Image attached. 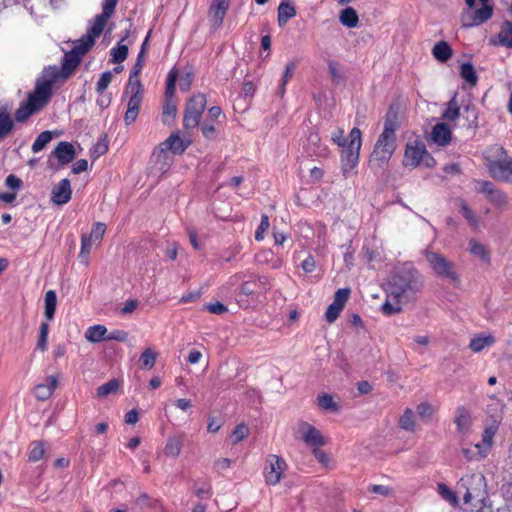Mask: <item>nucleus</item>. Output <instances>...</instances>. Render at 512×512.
Returning a JSON list of instances; mask_svg holds the SVG:
<instances>
[{
    "label": "nucleus",
    "instance_id": "nucleus-13",
    "mask_svg": "<svg viewBox=\"0 0 512 512\" xmlns=\"http://www.w3.org/2000/svg\"><path fill=\"white\" fill-rule=\"evenodd\" d=\"M143 85L127 83L125 88V95H129L127 110L124 116L126 125L132 124L138 116L139 109L143 100Z\"/></svg>",
    "mask_w": 512,
    "mask_h": 512
},
{
    "label": "nucleus",
    "instance_id": "nucleus-31",
    "mask_svg": "<svg viewBox=\"0 0 512 512\" xmlns=\"http://www.w3.org/2000/svg\"><path fill=\"white\" fill-rule=\"evenodd\" d=\"M432 54L438 61L446 62L452 56V48L447 42L440 41L434 45Z\"/></svg>",
    "mask_w": 512,
    "mask_h": 512
},
{
    "label": "nucleus",
    "instance_id": "nucleus-47",
    "mask_svg": "<svg viewBox=\"0 0 512 512\" xmlns=\"http://www.w3.org/2000/svg\"><path fill=\"white\" fill-rule=\"evenodd\" d=\"M317 400L319 407L322 408L323 410L333 412L338 410V405L335 403L333 397L330 394L319 395Z\"/></svg>",
    "mask_w": 512,
    "mask_h": 512
},
{
    "label": "nucleus",
    "instance_id": "nucleus-35",
    "mask_svg": "<svg viewBox=\"0 0 512 512\" xmlns=\"http://www.w3.org/2000/svg\"><path fill=\"white\" fill-rule=\"evenodd\" d=\"M358 21H359L358 15L353 8L347 7L344 10H342V12L340 14V22L344 26H346L348 28H354L357 26Z\"/></svg>",
    "mask_w": 512,
    "mask_h": 512
},
{
    "label": "nucleus",
    "instance_id": "nucleus-29",
    "mask_svg": "<svg viewBox=\"0 0 512 512\" xmlns=\"http://www.w3.org/2000/svg\"><path fill=\"white\" fill-rule=\"evenodd\" d=\"M107 328L104 325H93L85 332V338L92 343H98L106 340Z\"/></svg>",
    "mask_w": 512,
    "mask_h": 512
},
{
    "label": "nucleus",
    "instance_id": "nucleus-18",
    "mask_svg": "<svg viewBox=\"0 0 512 512\" xmlns=\"http://www.w3.org/2000/svg\"><path fill=\"white\" fill-rule=\"evenodd\" d=\"M106 225L102 222H96L89 235L83 234L81 237V251L79 257H87L93 244H99L105 234Z\"/></svg>",
    "mask_w": 512,
    "mask_h": 512
},
{
    "label": "nucleus",
    "instance_id": "nucleus-61",
    "mask_svg": "<svg viewBox=\"0 0 512 512\" xmlns=\"http://www.w3.org/2000/svg\"><path fill=\"white\" fill-rule=\"evenodd\" d=\"M496 431H497V425H495V424H492L491 426L485 428L483 435H482V440H483L484 445L487 448L491 447L492 439H493L494 435L496 434Z\"/></svg>",
    "mask_w": 512,
    "mask_h": 512
},
{
    "label": "nucleus",
    "instance_id": "nucleus-42",
    "mask_svg": "<svg viewBox=\"0 0 512 512\" xmlns=\"http://www.w3.org/2000/svg\"><path fill=\"white\" fill-rule=\"evenodd\" d=\"M400 428L406 431H414L415 429V420H414V412L407 408L403 415L399 419Z\"/></svg>",
    "mask_w": 512,
    "mask_h": 512
},
{
    "label": "nucleus",
    "instance_id": "nucleus-49",
    "mask_svg": "<svg viewBox=\"0 0 512 512\" xmlns=\"http://www.w3.org/2000/svg\"><path fill=\"white\" fill-rule=\"evenodd\" d=\"M111 56L113 63H122L128 56V47L124 44H118L117 47L111 49Z\"/></svg>",
    "mask_w": 512,
    "mask_h": 512
},
{
    "label": "nucleus",
    "instance_id": "nucleus-1",
    "mask_svg": "<svg viewBox=\"0 0 512 512\" xmlns=\"http://www.w3.org/2000/svg\"><path fill=\"white\" fill-rule=\"evenodd\" d=\"M422 288V277L410 263L396 267L387 283L388 297L397 302L413 301Z\"/></svg>",
    "mask_w": 512,
    "mask_h": 512
},
{
    "label": "nucleus",
    "instance_id": "nucleus-22",
    "mask_svg": "<svg viewBox=\"0 0 512 512\" xmlns=\"http://www.w3.org/2000/svg\"><path fill=\"white\" fill-rule=\"evenodd\" d=\"M58 386V378L54 375L48 376L46 382L38 384L34 388V395L40 401L49 399Z\"/></svg>",
    "mask_w": 512,
    "mask_h": 512
},
{
    "label": "nucleus",
    "instance_id": "nucleus-38",
    "mask_svg": "<svg viewBox=\"0 0 512 512\" xmlns=\"http://www.w3.org/2000/svg\"><path fill=\"white\" fill-rule=\"evenodd\" d=\"M461 77L471 86H475L478 81L476 71L471 63H463L460 67Z\"/></svg>",
    "mask_w": 512,
    "mask_h": 512
},
{
    "label": "nucleus",
    "instance_id": "nucleus-8",
    "mask_svg": "<svg viewBox=\"0 0 512 512\" xmlns=\"http://www.w3.org/2000/svg\"><path fill=\"white\" fill-rule=\"evenodd\" d=\"M425 257L437 276L449 280L452 284L460 283V276L454 262L447 259L443 254L433 251H426Z\"/></svg>",
    "mask_w": 512,
    "mask_h": 512
},
{
    "label": "nucleus",
    "instance_id": "nucleus-59",
    "mask_svg": "<svg viewBox=\"0 0 512 512\" xmlns=\"http://www.w3.org/2000/svg\"><path fill=\"white\" fill-rule=\"evenodd\" d=\"M155 503L146 493L141 494L135 501V505L141 510H149L153 508Z\"/></svg>",
    "mask_w": 512,
    "mask_h": 512
},
{
    "label": "nucleus",
    "instance_id": "nucleus-39",
    "mask_svg": "<svg viewBox=\"0 0 512 512\" xmlns=\"http://www.w3.org/2000/svg\"><path fill=\"white\" fill-rule=\"evenodd\" d=\"M297 65H298V63L296 61H290L289 63H287V65L285 67L284 74L281 79L280 86H279L278 94L280 96H283V94L285 92V86L288 83V81L292 78L294 71L297 68Z\"/></svg>",
    "mask_w": 512,
    "mask_h": 512
},
{
    "label": "nucleus",
    "instance_id": "nucleus-51",
    "mask_svg": "<svg viewBox=\"0 0 512 512\" xmlns=\"http://www.w3.org/2000/svg\"><path fill=\"white\" fill-rule=\"evenodd\" d=\"M394 303H392L389 298L382 305V312L386 316H392L394 314L400 313L402 308L401 304L403 302H397L394 298Z\"/></svg>",
    "mask_w": 512,
    "mask_h": 512
},
{
    "label": "nucleus",
    "instance_id": "nucleus-28",
    "mask_svg": "<svg viewBox=\"0 0 512 512\" xmlns=\"http://www.w3.org/2000/svg\"><path fill=\"white\" fill-rule=\"evenodd\" d=\"M456 204L459 207L460 213L463 217L468 221L469 225L473 228H477L480 223V219L478 216L474 214V212L470 209L465 200L458 198L456 200Z\"/></svg>",
    "mask_w": 512,
    "mask_h": 512
},
{
    "label": "nucleus",
    "instance_id": "nucleus-57",
    "mask_svg": "<svg viewBox=\"0 0 512 512\" xmlns=\"http://www.w3.org/2000/svg\"><path fill=\"white\" fill-rule=\"evenodd\" d=\"M350 295V289L348 288H341L338 289L334 295L333 302L337 306L344 308L345 303L347 302Z\"/></svg>",
    "mask_w": 512,
    "mask_h": 512
},
{
    "label": "nucleus",
    "instance_id": "nucleus-63",
    "mask_svg": "<svg viewBox=\"0 0 512 512\" xmlns=\"http://www.w3.org/2000/svg\"><path fill=\"white\" fill-rule=\"evenodd\" d=\"M312 452L318 462H320L322 465L325 467L330 465L332 461L330 456L325 451L321 450L320 447L313 448Z\"/></svg>",
    "mask_w": 512,
    "mask_h": 512
},
{
    "label": "nucleus",
    "instance_id": "nucleus-30",
    "mask_svg": "<svg viewBox=\"0 0 512 512\" xmlns=\"http://www.w3.org/2000/svg\"><path fill=\"white\" fill-rule=\"evenodd\" d=\"M495 338L492 335H478L471 339L469 348L475 352L479 353L484 348L491 346L494 344Z\"/></svg>",
    "mask_w": 512,
    "mask_h": 512
},
{
    "label": "nucleus",
    "instance_id": "nucleus-52",
    "mask_svg": "<svg viewBox=\"0 0 512 512\" xmlns=\"http://www.w3.org/2000/svg\"><path fill=\"white\" fill-rule=\"evenodd\" d=\"M45 449L42 442H33L32 448L29 452V460L31 462H37L44 456Z\"/></svg>",
    "mask_w": 512,
    "mask_h": 512
},
{
    "label": "nucleus",
    "instance_id": "nucleus-32",
    "mask_svg": "<svg viewBox=\"0 0 512 512\" xmlns=\"http://www.w3.org/2000/svg\"><path fill=\"white\" fill-rule=\"evenodd\" d=\"M498 44L512 48V22L504 21L498 33Z\"/></svg>",
    "mask_w": 512,
    "mask_h": 512
},
{
    "label": "nucleus",
    "instance_id": "nucleus-7",
    "mask_svg": "<svg viewBox=\"0 0 512 512\" xmlns=\"http://www.w3.org/2000/svg\"><path fill=\"white\" fill-rule=\"evenodd\" d=\"M457 489L458 492L464 490L463 500L465 503L482 502L487 495L485 477L481 474H470L462 477L457 484Z\"/></svg>",
    "mask_w": 512,
    "mask_h": 512
},
{
    "label": "nucleus",
    "instance_id": "nucleus-53",
    "mask_svg": "<svg viewBox=\"0 0 512 512\" xmlns=\"http://www.w3.org/2000/svg\"><path fill=\"white\" fill-rule=\"evenodd\" d=\"M249 435V428L244 423L238 424L233 430V444H236L242 440H244Z\"/></svg>",
    "mask_w": 512,
    "mask_h": 512
},
{
    "label": "nucleus",
    "instance_id": "nucleus-33",
    "mask_svg": "<svg viewBox=\"0 0 512 512\" xmlns=\"http://www.w3.org/2000/svg\"><path fill=\"white\" fill-rule=\"evenodd\" d=\"M296 15V10L291 4L282 1L278 7V24L283 27L289 19Z\"/></svg>",
    "mask_w": 512,
    "mask_h": 512
},
{
    "label": "nucleus",
    "instance_id": "nucleus-37",
    "mask_svg": "<svg viewBox=\"0 0 512 512\" xmlns=\"http://www.w3.org/2000/svg\"><path fill=\"white\" fill-rule=\"evenodd\" d=\"M45 317L52 320L56 310L57 296L55 291L49 290L45 294Z\"/></svg>",
    "mask_w": 512,
    "mask_h": 512
},
{
    "label": "nucleus",
    "instance_id": "nucleus-3",
    "mask_svg": "<svg viewBox=\"0 0 512 512\" xmlns=\"http://www.w3.org/2000/svg\"><path fill=\"white\" fill-rule=\"evenodd\" d=\"M96 38L98 37L87 31L86 35L76 41L72 50L64 54L60 68L57 66H48L45 68L46 71H48L60 84H63L76 70L82 60V57L94 45Z\"/></svg>",
    "mask_w": 512,
    "mask_h": 512
},
{
    "label": "nucleus",
    "instance_id": "nucleus-24",
    "mask_svg": "<svg viewBox=\"0 0 512 512\" xmlns=\"http://www.w3.org/2000/svg\"><path fill=\"white\" fill-rule=\"evenodd\" d=\"M431 139L439 146L447 145L451 140V130L445 123L436 124L431 132Z\"/></svg>",
    "mask_w": 512,
    "mask_h": 512
},
{
    "label": "nucleus",
    "instance_id": "nucleus-44",
    "mask_svg": "<svg viewBox=\"0 0 512 512\" xmlns=\"http://www.w3.org/2000/svg\"><path fill=\"white\" fill-rule=\"evenodd\" d=\"M118 388V380L112 379L97 388V396L100 398H104L112 393H115Z\"/></svg>",
    "mask_w": 512,
    "mask_h": 512
},
{
    "label": "nucleus",
    "instance_id": "nucleus-4",
    "mask_svg": "<svg viewBox=\"0 0 512 512\" xmlns=\"http://www.w3.org/2000/svg\"><path fill=\"white\" fill-rule=\"evenodd\" d=\"M486 166L495 180L512 183V158L500 145L490 146L484 152Z\"/></svg>",
    "mask_w": 512,
    "mask_h": 512
},
{
    "label": "nucleus",
    "instance_id": "nucleus-62",
    "mask_svg": "<svg viewBox=\"0 0 512 512\" xmlns=\"http://www.w3.org/2000/svg\"><path fill=\"white\" fill-rule=\"evenodd\" d=\"M342 310L343 309L341 307L337 306L334 303H331L328 306L327 311L325 313L327 322L333 323L338 318V316Z\"/></svg>",
    "mask_w": 512,
    "mask_h": 512
},
{
    "label": "nucleus",
    "instance_id": "nucleus-64",
    "mask_svg": "<svg viewBox=\"0 0 512 512\" xmlns=\"http://www.w3.org/2000/svg\"><path fill=\"white\" fill-rule=\"evenodd\" d=\"M416 411L419 416L423 418H430L434 412V409L429 403L423 402L417 406Z\"/></svg>",
    "mask_w": 512,
    "mask_h": 512
},
{
    "label": "nucleus",
    "instance_id": "nucleus-34",
    "mask_svg": "<svg viewBox=\"0 0 512 512\" xmlns=\"http://www.w3.org/2000/svg\"><path fill=\"white\" fill-rule=\"evenodd\" d=\"M177 114V104L174 101L173 97H165V101L163 104V122L170 123V120H173Z\"/></svg>",
    "mask_w": 512,
    "mask_h": 512
},
{
    "label": "nucleus",
    "instance_id": "nucleus-48",
    "mask_svg": "<svg viewBox=\"0 0 512 512\" xmlns=\"http://www.w3.org/2000/svg\"><path fill=\"white\" fill-rule=\"evenodd\" d=\"M438 493L445 501L450 503L452 506H456L458 504L455 492H453L447 485L443 483L438 484Z\"/></svg>",
    "mask_w": 512,
    "mask_h": 512
},
{
    "label": "nucleus",
    "instance_id": "nucleus-56",
    "mask_svg": "<svg viewBox=\"0 0 512 512\" xmlns=\"http://www.w3.org/2000/svg\"><path fill=\"white\" fill-rule=\"evenodd\" d=\"M215 121L205 119L201 124V132L206 139H214L216 128L214 125Z\"/></svg>",
    "mask_w": 512,
    "mask_h": 512
},
{
    "label": "nucleus",
    "instance_id": "nucleus-23",
    "mask_svg": "<svg viewBox=\"0 0 512 512\" xmlns=\"http://www.w3.org/2000/svg\"><path fill=\"white\" fill-rule=\"evenodd\" d=\"M14 120L4 106L0 107V142L7 138L14 130Z\"/></svg>",
    "mask_w": 512,
    "mask_h": 512
},
{
    "label": "nucleus",
    "instance_id": "nucleus-26",
    "mask_svg": "<svg viewBox=\"0 0 512 512\" xmlns=\"http://www.w3.org/2000/svg\"><path fill=\"white\" fill-rule=\"evenodd\" d=\"M183 442V434L169 437L164 448V453L169 457L176 458L181 452Z\"/></svg>",
    "mask_w": 512,
    "mask_h": 512
},
{
    "label": "nucleus",
    "instance_id": "nucleus-20",
    "mask_svg": "<svg viewBox=\"0 0 512 512\" xmlns=\"http://www.w3.org/2000/svg\"><path fill=\"white\" fill-rule=\"evenodd\" d=\"M51 200L57 205H63L70 201L72 196L71 184L68 179H62L52 189Z\"/></svg>",
    "mask_w": 512,
    "mask_h": 512
},
{
    "label": "nucleus",
    "instance_id": "nucleus-25",
    "mask_svg": "<svg viewBox=\"0 0 512 512\" xmlns=\"http://www.w3.org/2000/svg\"><path fill=\"white\" fill-rule=\"evenodd\" d=\"M307 152L310 156L324 157L327 154V147L320 144V137L317 133H312L307 139Z\"/></svg>",
    "mask_w": 512,
    "mask_h": 512
},
{
    "label": "nucleus",
    "instance_id": "nucleus-45",
    "mask_svg": "<svg viewBox=\"0 0 512 512\" xmlns=\"http://www.w3.org/2000/svg\"><path fill=\"white\" fill-rule=\"evenodd\" d=\"M156 359L157 353L154 352L151 348L145 349L140 356L141 365L146 369L153 368L156 363Z\"/></svg>",
    "mask_w": 512,
    "mask_h": 512
},
{
    "label": "nucleus",
    "instance_id": "nucleus-46",
    "mask_svg": "<svg viewBox=\"0 0 512 512\" xmlns=\"http://www.w3.org/2000/svg\"><path fill=\"white\" fill-rule=\"evenodd\" d=\"M143 61L144 58H142V53H139L136 59V63L134 64L130 72L128 83H132L135 85L142 84L141 81L139 80V74L143 68Z\"/></svg>",
    "mask_w": 512,
    "mask_h": 512
},
{
    "label": "nucleus",
    "instance_id": "nucleus-19",
    "mask_svg": "<svg viewBox=\"0 0 512 512\" xmlns=\"http://www.w3.org/2000/svg\"><path fill=\"white\" fill-rule=\"evenodd\" d=\"M230 0H212L209 7V21L213 29H218L229 7Z\"/></svg>",
    "mask_w": 512,
    "mask_h": 512
},
{
    "label": "nucleus",
    "instance_id": "nucleus-5",
    "mask_svg": "<svg viewBox=\"0 0 512 512\" xmlns=\"http://www.w3.org/2000/svg\"><path fill=\"white\" fill-rule=\"evenodd\" d=\"M57 85L61 84L44 68L41 74L37 77L34 90L29 93L27 101L31 106L40 111L50 101L53 95V88Z\"/></svg>",
    "mask_w": 512,
    "mask_h": 512
},
{
    "label": "nucleus",
    "instance_id": "nucleus-14",
    "mask_svg": "<svg viewBox=\"0 0 512 512\" xmlns=\"http://www.w3.org/2000/svg\"><path fill=\"white\" fill-rule=\"evenodd\" d=\"M295 437L311 448L322 447L326 444L320 430L306 421H300L297 424Z\"/></svg>",
    "mask_w": 512,
    "mask_h": 512
},
{
    "label": "nucleus",
    "instance_id": "nucleus-36",
    "mask_svg": "<svg viewBox=\"0 0 512 512\" xmlns=\"http://www.w3.org/2000/svg\"><path fill=\"white\" fill-rule=\"evenodd\" d=\"M460 116V107L454 95L447 104V108L443 112V119L447 121H455Z\"/></svg>",
    "mask_w": 512,
    "mask_h": 512
},
{
    "label": "nucleus",
    "instance_id": "nucleus-2",
    "mask_svg": "<svg viewBox=\"0 0 512 512\" xmlns=\"http://www.w3.org/2000/svg\"><path fill=\"white\" fill-rule=\"evenodd\" d=\"M398 126L397 114L390 108L384 121V129L379 135L371 153V165L383 168L388 164L397 147L396 131Z\"/></svg>",
    "mask_w": 512,
    "mask_h": 512
},
{
    "label": "nucleus",
    "instance_id": "nucleus-60",
    "mask_svg": "<svg viewBox=\"0 0 512 512\" xmlns=\"http://www.w3.org/2000/svg\"><path fill=\"white\" fill-rule=\"evenodd\" d=\"M177 79V72L171 70L168 74L167 85L165 89V97H173L175 93V82Z\"/></svg>",
    "mask_w": 512,
    "mask_h": 512
},
{
    "label": "nucleus",
    "instance_id": "nucleus-54",
    "mask_svg": "<svg viewBox=\"0 0 512 512\" xmlns=\"http://www.w3.org/2000/svg\"><path fill=\"white\" fill-rule=\"evenodd\" d=\"M112 78H113V74L111 71H106L104 72L97 84H96V91L99 93V94H103V92L107 89V87L109 86V84L111 83L112 81Z\"/></svg>",
    "mask_w": 512,
    "mask_h": 512
},
{
    "label": "nucleus",
    "instance_id": "nucleus-27",
    "mask_svg": "<svg viewBox=\"0 0 512 512\" xmlns=\"http://www.w3.org/2000/svg\"><path fill=\"white\" fill-rule=\"evenodd\" d=\"M455 424L460 433H467L471 425V416L464 407H458L456 410Z\"/></svg>",
    "mask_w": 512,
    "mask_h": 512
},
{
    "label": "nucleus",
    "instance_id": "nucleus-10",
    "mask_svg": "<svg viewBox=\"0 0 512 512\" xmlns=\"http://www.w3.org/2000/svg\"><path fill=\"white\" fill-rule=\"evenodd\" d=\"M207 100L204 94H196L192 96L185 107L183 126L189 131L200 125L201 116L206 108Z\"/></svg>",
    "mask_w": 512,
    "mask_h": 512
},
{
    "label": "nucleus",
    "instance_id": "nucleus-50",
    "mask_svg": "<svg viewBox=\"0 0 512 512\" xmlns=\"http://www.w3.org/2000/svg\"><path fill=\"white\" fill-rule=\"evenodd\" d=\"M48 333H49V325L46 322H43L40 325L39 329V338L36 344V348L45 351L47 349V341H48Z\"/></svg>",
    "mask_w": 512,
    "mask_h": 512
},
{
    "label": "nucleus",
    "instance_id": "nucleus-41",
    "mask_svg": "<svg viewBox=\"0 0 512 512\" xmlns=\"http://www.w3.org/2000/svg\"><path fill=\"white\" fill-rule=\"evenodd\" d=\"M38 110L31 106V104L26 101V103L21 104L20 107L15 112V119L18 122H24L26 121L33 113L37 112Z\"/></svg>",
    "mask_w": 512,
    "mask_h": 512
},
{
    "label": "nucleus",
    "instance_id": "nucleus-6",
    "mask_svg": "<svg viewBox=\"0 0 512 512\" xmlns=\"http://www.w3.org/2000/svg\"><path fill=\"white\" fill-rule=\"evenodd\" d=\"M362 144L361 131L353 128L348 135V144L342 150L341 167L343 175L347 178L358 164L359 152Z\"/></svg>",
    "mask_w": 512,
    "mask_h": 512
},
{
    "label": "nucleus",
    "instance_id": "nucleus-11",
    "mask_svg": "<svg viewBox=\"0 0 512 512\" xmlns=\"http://www.w3.org/2000/svg\"><path fill=\"white\" fill-rule=\"evenodd\" d=\"M186 149L183 140L177 135H170L152 154L151 161L160 164V170L165 171L168 168L167 151H172L174 154L182 153Z\"/></svg>",
    "mask_w": 512,
    "mask_h": 512
},
{
    "label": "nucleus",
    "instance_id": "nucleus-16",
    "mask_svg": "<svg viewBox=\"0 0 512 512\" xmlns=\"http://www.w3.org/2000/svg\"><path fill=\"white\" fill-rule=\"evenodd\" d=\"M478 191L485 194L488 201L498 209H505L509 204V196L506 192L496 188L490 181H478Z\"/></svg>",
    "mask_w": 512,
    "mask_h": 512
},
{
    "label": "nucleus",
    "instance_id": "nucleus-43",
    "mask_svg": "<svg viewBox=\"0 0 512 512\" xmlns=\"http://www.w3.org/2000/svg\"><path fill=\"white\" fill-rule=\"evenodd\" d=\"M470 252L479 257L481 260L485 261V262H489L490 260V255H489V252L487 251L486 247L481 244V243H478L474 240H471L470 243Z\"/></svg>",
    "mask_w": 512,
    "mask_h": 512
},
{
    "label": "nucleus",
    "instance_id": "nucleus-40",
    "mask_svg": "<svg viewBox=\"0 0 512 512\" xmlns=\"http://www.w3.org/2000/svg\"><path fill=\"white\" fill-rule=\"evenodd\" d=\"M52 138L53 135L51 131L41 132L32 144V151L34 153L40 152L46 147V145L52 140Z\"/></svg>",
    "mask_w": 512,
    "mask_h": 512
},
{
    "label": "nucleus",
    "instance_id": "nucleus-55",
    "mask_svg": "<svg viewBox=\"0 0 512 512\" xmlns=\"http://www.w3.org/2000/svg\"><path fill=\"white\" fill-rule=\"evenodd\" d=\"M368 492L381 495L383 497H390L394 491L391 487L386 485L372 484L368 486Z\"/></svg>",
    "mask_w": 512,
    "mask_h": 512
},
{
    "label": "nucleus",
    "instance_id": "nucleus-9",
    "mask_svg": "<svg viewBox=\"0 0 512 512\" xmlns=\"http://www.w3.org/2000/svg\"><path fill=\"white\" fill-rule=\"evenodd\" d=\"M421 163L426 167H433L435 160L428 153L424 143L417 140L407 143L403 158V165L405 167L415 168Z\"/></svg>",
    "mask_w": 512,
    "mask_h": 512
},
{
    "label": "nucleus",
    "instance_id": "nucleus-58",
    "mask_svg": "<svg viewBox=\"0 0 512 512\" xmlns=\"http://www.w3.org/2000/svg\"><path fill=\"white\" fill-rule=\"evenodd\" d=\"M269 226H270L269 217L267 215L263 214L261 216L260 224L255 232V239L257 241H262L264 239V233L267 231Z\"/></svg>",
    "mask_w": 512,
    "mask_h": 512
},
{
    "label": "nucleus",
    "instance_id": "nucleus-21",
    "mask_svg": "<svg viewBox=\"0 0 512 512\" xmlns=\"http://www.w3.org/2000/svg\"><path fill=\"white\" fill-rule=\"evenodd\" d=\"M61 165L72 162L76 156L74 146L66 141H61L52 152Z\"/></svg>",
    "mask_w": 512,
    "mask_h": 512
},
{
    "label": "nucleus",
    "instance_id": "nucleus-12",
    "mask_svg": "<svg viewBox=\"0 0 512 512\" xmlns=\"http://www.w3.org/2000/svg\"><path fill=\"white\" fill-rule=\"evenodd\" d=\"M468 5L466 19H469L467 26H478L492 17L493 6L489 0H465Z\"/></svg>",
    "mask_w": 512,
    "mask_h": 512
},
{
    "label": "nucleus",
    "instance_id": "nucleus-17",
    "mask_svg": "<svg viewBox=\"0 0 512 512\" xmlns=\"http://www.w3.org/2000/svg\"><path fill=\"white\" fill-rule=\"evenodd\" d=\"M118 0H103L102 2V13L95 16L92 25L88 28L94 36L99 37L103 32L109 18L114 13L115 7Z\"/></svg>",
    "mask_w": 512,
    "mask_h": 512
},
{
    "label": "nucleus",
    "instance_id": "nucleus-15",
    "mask_svg": "<svg viewBox=\"0 0 512 512\" xmlns=\"http://www.w3.org/2000/svg\"><path fill=\"white\" fill-rule=\"evenodd\" d=\"M286 468L287 464L283 458L274 454L268 455L263 472L265 482L268 485L278 484Z\"/></svg>",
    "mask_w": 512,
    "mask_h": 512
}]
</instances>
